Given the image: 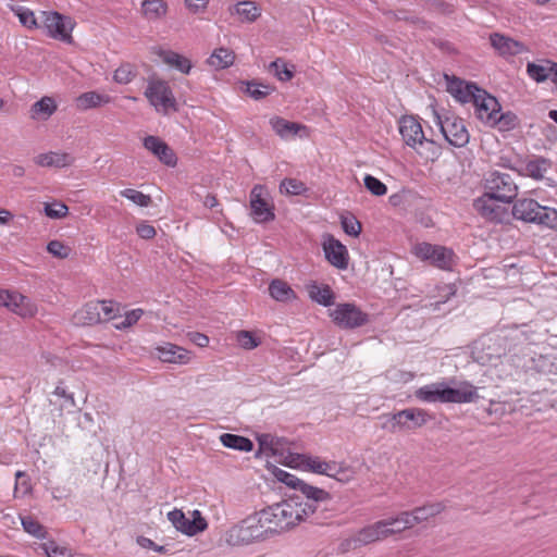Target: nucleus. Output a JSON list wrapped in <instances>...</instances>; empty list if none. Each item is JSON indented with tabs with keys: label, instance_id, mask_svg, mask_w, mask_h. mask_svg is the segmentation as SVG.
Listing matches in <instances>:
<instances>
[{
	"label": "nucleus",
	"instance_id": "obj_1",
	"mask_svg": "<svg viewBox=\"0 0 557 557\" xmlns=\"http://www.w3.org/2000/svg\"><path fill=\"white\" fill-rule=\"evenodd\" d=\"M517 195L518 186L512 176L508 173L495 171L485 178V193L474 201V207L482 216L491 221L502 222L504 210L491 202L510 203Z\"/></svg>",
	"mask_w": 557,
	"mask_h": 557
},
{
	"label": "nucleus",
	"instance_id": "obj_2",
	"mask_svg": "<svg viewBox=\"0 0 557 557\" xmlns=\"http://www.w3.org/2000/svg\"><path fill=\"white\" fill-rule=\"evenodd\" d=\"M260 511L263 517L262 522L265 523V528H268L271 536L286 531L301 521L295 498H292V496L286 500L276 503Z\"/></svg>",
	"mask_w": 557,
	"mask_h": 557
},
{
	"label": "nucleus",
	"instance_id": "obj_3",
	"mask_svg": "<svg viewBox=\"0 0 557 557\" xmlns=\"http://www.w3.org/2000/svg\"><path fill=\"white\" fill-rule=\"evenodd\" d=\"M261 511L255 512L232 527L226 541L231 545H248L256 541H264L271 536L265 523L262 522Z\"/></svg>",
	"mask_w": 557,
	"mask_h": 557
},
{
	"label": "nucleus",
	"instance_id": "obj_4",
	"mask_svg": "<svg viewBox=\"0 0 557 557\" xmlns=\"http://www.w3.org/2000/svg\"><path fill=\"white\" fill-rule=\"evenodd\" d=\"M385 422L382 429L391 433L409 432L423 426L431 418L429 413L420 408H407L398 412L384 416Z\"/></svg>",
	"mask_w": 557,
	"mask_h": 557
},
{
	"label": "nucleus",
	"instance_id": "obj_5",
	"mask_svg": "<svg viewBox=\"0 0 557 557\" xmlns=\"http://www.w3.org/2000/svg\"><path fill=\"white\" fill-rule=\"evenodd\" d=\"M145 96L158 112L168 114L170 111H178L175 97L165 81L150 79L145 90Z\"/></svg>",
	"mask_w": 557,
	"mask_h": 557
},
{
	"label": "nucleus",
	"instance_id": "obj_6",
	"mask_svg": "<svg viewBox=\"0 0 557 557\" xmlns=\"http://www.w3.org/2000/svg\"><path fill=\"white\" fill-rule=\"evenodd\" d=\"M412 253L442 270H451L454 264V251L444 246L419 243L412 247Z\"/></svg>",
	"mask_w": 557,
	"mask_h": 557
},
{
	"label": "nucleus",
	"instance_id": "obj_7",
	"mask_svg": "<svg viewBox=\"0 0 557 557\" xmlns=\"http://www.w3.org/2000/svg\"><path fill=\"white\" fill-rule=\"evenodd\" d=\"M333 322L342 329H356L369 322V314L361 311L355 304H338L331 312Z\"/></svg>",
	"mask_w": 557,
	"mask_h": 557
},
{
	"label": "nucleus",
	"instance_id": "obj_8",
	"mask_svg": "<svg viewBox=\"0 0 557 557\" xmlns=\"http://www.w3.org/2000/svg\"><path fill=\"white\" fill-rule=\"evenodd\" d=\"M44 25L50 37L61 40L66 44H72V30L75 26V22L70 17L59 12H42Z\"/></svg>",
	"mask_w": 557,
	"mask_h": 557
},
{
	"label": "nucleus",
	"instance_id": "obj_9",
	"mask_svg": "<svg viewBox=\"0 0 557 557\" xmlns=\"http://www.w3.org/2000/svg\"><path fill=\"white\" fill-rule=\"evenodd\" d=\"M436 117L443 136L451 146L460 148L469 143L470 135L462 119L455 115L442 119L438 114Z\"/></svg>",
	"mask_w": 557,
	"mask_h": 557
},
{
	"label": "nucleus",
	"instance_id": "obj_10",
	"mask_svg": "<svg viewBox=\"0 0 557 557\" xmlns=\"http://www.w3.org/2000/svg\"><path fill=\"white\" fill-rule=\"evenodd\" d=\"M399 133L405 144L413 149L424 143L433 144V140L425 137L419 120L412 115H405L399 120Z\"/></svg>",
	"mask_w": 557,
	"mask_h": 557
},
{
	"label": "nucleus",
	"instance_id": "obj_11",
	"mask_svg": "<svg viewBox=\"0 0 557 557\" xmlns=\"http://www.w3.org/2000/svg\"><path fill=\"white\" fill-rule=\"evenodd\" d=\"M325 259L336 269L346 270L349 264V255L346 246L333 235L325 236L322 244Z\"/></svg>",
	"mask_w": 557,
	"mask_h": 557
},
{
	"label": "nucleus",
	"instance_id": "obj_12",
	"mask_svg": "<svg viewBox=\"0 0 557 557\" xmlns=\"http://www.w3.org/2000/svg\"><path fill=\"white\" fill-rule=\"evenodd\" d=\"M263 187L256 185L250 191L251 215L258 223H267L275 219L274 208L262 197Z\"/></svg>",
	"mask_w": 557,
	"mask_h": 557
},
{
	"label": "nucleus",
	"instance_id": "obj_13",
	"mask_svg": "<svg viewBox=\"0 0 557 557\" xmlns=\"http://www.w3.org/2000/svg\"><path fill=\"white\" fill-rule=\"evenodd\" d=\"M504 341L508 350H512L518 346L530 345L535 343V331L531 324L512 325L507 327Z\"/></svg>",
	"mask_w": 557,
	"mask_h": 557
},
{
	"label": "nucleus",
	"instance_id": "obj_14",
	"mask_svg": "<svg viewBox=\"0 0 557 557\" xmlns=\"http://www.w3.org/2000/svg\"><path fill=\"white\" fill-rule=\"evenodd\" d=\"M393 534V529L388 528V522L384 519L360 529L355 535L359 547H362Z\"/></svg>",
	"mask_w": 557,
	"mask_h": 557
},
{
	"label": "nucleus",
	"instance_id": "obj_15",
	"mask_svg": "<svg viewBox=\"0 0 557 557\" xmlns=\"http://www.w3.org/2000/svg\"><path fill=\"white\" fill-rule=\"evenodd\" d=\"M144 147L168 166H175L177 157L174 150L161 138L149 135L144 138Z\"/></svg>",
	"mask_w": 557,
	"mask_h": 557
},
{
	"label": "nucleus",
	"instance_id": "obj_16",
	"mask_svg": "<svg viewBox=\"0 0 557 557\" xmlns=\"http://www.w3.org/2000/svg\"><path fill=\"white\" fill-rule=\"evenodd\" d=\"M473 104L478 117L486 123H491L500 112V104L497 99L488 95L484 89H482L480 94H476Z\"/></svg>",
	"mask_w": 557,
	"mask_h": 557
},
{
	"label": "nucleus",
	"instance_id": "obj_17",
	"mask_svg": "<svg viewBox=\"0 0 557 557\" xmlns=\"http://www.w3.org/2000/svg\"><path fill=\"white\" fill-rule=\"evenodd\" d=\"M295 504L297 505V511L300 513V520H305L309 516L317 515L318 519H327L332 517L329 515V503L331 500H302L300 495H294Z\"/></svg>",
	"mask_w": 557,
	"mask_h": 557
},
{
	"label": "nucleus",
	"instance_id": "obj_18",
	"mask_svg": "<svg viewBox=\"0 0 557 557\" xmlns=\"http://www.w3.org/2000/svg\"><path fill=\"white\" fill-rule=\"evenodd\" d=\"M491 46L502 55H517L527 50L523 42L515 40L499 33L490 35Z\"/></svg>",
	"mask_w": 557,
	"mask_h": 557
},
{
	"label": "nucleus",
	"instance_id": "obj_19",
	"mask_svg": "<svg viewBox=\"0 0 557 557\" xmlns=\"http://www.w3.org/2000/svg\"><path fill=\"white\" fill-rule=\"evenodd\" d=\"M476 398H479L476 387L469 382H461L458 387L445 385V403H472Z\"/></svg>",
	"mask_w": 557,
	"mask_h": 557
},
{
	"label": "nucleus",
	"instance_id": "obj_20",
	"mask_svg": "<svg viewBox=\"0 0 557 557\" xmlns=\"http://www.w3.org/2000/svg\"><path fill=\"white\" fill-rule=\"evenodd\" d=\"M156 350L162 362L186 364L190 360V351L171 343L158 346Z\"/></svg>",
	"mask_w": 557,
	"mask_h": 557
},
{
	"label": "nucleus",
	"instance_id": "obj_21",
	"mask_svg": "<svg viewBox=\"0 0 557 557\" xmlns=\"http://www.w3.org/2000/svg\"><path fill=\"white\" fill-rule=\"evenodd\" d=\"M541 210V205L534 199H519L512 207V215L517 220L528 223H536L537 211Z\"/></svg>",
	"mask_w": 557,
	"mask_h": 557
},
{
	"label": "nucleus",
	"instance_id": "obj_22",
	"mask_svg": "<svg viewBox=\"0 0 557 557\" xmlns=\"http://www.w3.org/2000/svg\"><path fill=\"white\" fill-rule=\"evenodd\" d=\"M168 519L177 531L185 535L194 536L200 533V527L197 525V521H191L181 509L170 511ZM199 522L200 520H198V523Z\"/></svg>",
	"mask_w": 557,
	"mask_h": 557
},
{
	"label": "nucleus",
	"instance_id": "obj_23",
	"mask_svg": "<svg viewBox=\"0 0 557 557\" xmlns=\"http://www.w3.org/2000/svg\"><path fill=\"white\" fill-rule=\"evenodd\" d=\"M101 305L97 301L86 304L81 310L73 315L76 325H95L101 323Z\"/></svg>",
	"mask_w": 557,
	"mask_h": 557
},
{
	"label": "nucleus",
	"instance_id": "obj_24",
	"mask_svg": "<svg viewBox=\"0 0 557 557\" xmlns=\"http://www.w3.org/2000/svg\"><path fill=\"white\" fill-rule=\"evenodd\" d=\"M27 298L17 293H9L8 290H0V306L7 307L13 312L20 315H32L33 311L29 309H24V302Z\"/></svg>",
	"mask_w": 557,
	"mask_h": 557
},
{
	"label": "nucleus",
	"instance_id": "obj_25",
	"mask_svg": "<svg viewBox=\"0 0 557 557\" xmlns=\"http://www.w3.org/2000/svg\"><path fill=\"white\" fill-rule=\"evenodd\" d=\"M307 289L309 293V297L324 306L330 307L334 304L335 295L332 288L326 284H318L317 282H311L307 285Z\"/></svg>",
	"mask_w": 557,
	"mask_h": 557
},
{
	"label": "nucleus",
	"instance_id": "obj_26",
	"mask_svg": "<svg viewBox=\"0 0 557 557\" xmlns=\"http://www.w3.org/2000/svg\"><path fill=\"white\" fill-rule=\"evenodd\" d=\"M270 124L274 132L282 138L296 136L300 131L307 129L302 124L289 122L283 117L275 116L270 120Z\"/></svg>",
	"mask_w": 557,
	"mask_h": 557
},
{
	"label": "nucleus",
	"instance_id": "obj_27",
	"mask_svg": "<svg viewBox=\"0 0 557 557\" xmlns=\"http://www.w3.org/2000/svg\"><path fill=\"white\" fill-rule=\"evenodd\" d=\"M416 397L426 403H445V384L433 383L416 391Z\"/></svg>",
	"mask_w": 557,
	"mask_h": 557
},
{
	"label": "nucleus",
	"instance_id": "obj_28",
	"mask_svg": "<svg viewBox=\"0 0 557 557\" xmlns=\"http://www.w3.org/2000/svg\"><path fill=\"white\" fill-rule=\"evenodd\" d=\"M235 53L228 48H216L208 58L207 63L215 70L227 69L233 65Z\"/></svg>",
	"mask_w": 557,
	"mask_h": 557
},
{
	"label": "nucleus",
	"instance_id": "obj_29",
	"mask_svg": "<svg viewBox=\"0 0 557 557\" xmlns=\"http://www.w3.org/2000/svg\"><path fill=\"white\" fill-rule=\"evenodd\" d=\"M55 110L57 104L53 98L46 96L32 106L30 116L34 120H48Z\"/></svg>",
	"mask_w": 557,
	"mask_h": 557
},
{
	"label": "nucleus",
	"instance_id": "obj_30",
	"mask_svg": "<svg viewBox=\"0 0 557 557\" xmlns=\"http://www.w3.org/2000/svg\"><path fill=\"white\" fill-rule=\"evenodd\" d=\"M160 57L163 62L172 67H175L184 74H188L191 70V62L186 57L174 51H161Z\"/></svg>",
	"mask_w": 557,
	"mask_h": 557
},
{
	"label": "nucleus",
	"instance_id": "obj_31",
	"mask_svg": "<svg viewBox=\"0 0 557 557\" xmlns=\"http://www.w3.org/2000/svg\"><path fill=\"white\" fill-rule=\"evenodd\" d=\"M221 443L227 447L240 451H250L253 448V443L245 436L224 433L220 436Z\"/></svg>",
	"mask_w": 557,
	"mask_h": 557
},
{
	"label": "nucleus",
	"instance_id": "obj_32",
	"mask_svg": "<svg viewBox=\"0 0 557 557\" xmlns=\"http://www.w3.org/2000/svg\"><path fill=\"white\" fill-rule=\"evenodd\" d=\"M73 158L69 153L48 152L37 157V164L40 166L63 168L72 163Z\"/></svg>",
	"mask_w": 557,
	"mask_h": 557
},
{
	"label": "nucleus",
	"instance_id": "obj_33",
	"mask_svg": "<svg viewBox=\"0 0 557 557\" xmlns=\"http://www.w3.org/2000/svg\"><path fill=\"white\" fill-rule=\"evenodd\" d=\"M141 9L147 20L154 21L166 14L168 4L163 0H144Z\"/></svg>",
	"mask_w": 557,
	"mask_h": 557
},
{
	"label": "nucleus",
	"instance_id": "obj_34",
	"mask_svg": "<svg viewBox=\"0 0 557 557\" xmlns=\"http://www.w3.org/2000/svg\"><path fill=\"white\" fill-rule=\"evenodd\" d=\"M111 100L110 96L101 95L96 91H87L77 97V107L82 110H88L96 108L102 103H109Z\"/></svg>",
	"mask_w": 557,
	"mask_h": 557
},
{
	"label": "nucleus",
	"instance_id": "obj_35",
	"mask_svg": "<svg viewBox=\"0 0 557 557\" xmlns=\"http://www.w3.org/2000/svg\"><path fill=\"white\" fill-rule=\"evenodd\" d=\"M386 522H388L389 525L394 524H401L399 528H392L394 531V534L400 533L405 531L406 529L413 528L416 524H419L418 519L416 518L414 510L411 511H403L395 518L385 519Z\"/></svg>",
	"mask_w": 557,
	"mask_h": 557
},
{
	"label": "nucleus",
	"instance_id": "obj_36",
	"mask_svg": "<svg viewBox=\"0 0 557 557\" xmlns=\"http://www.w3.org/2000/svg\"><path fill=\"white\" fill-rule=\"evenodd\" d=\"M269 293L271 297L277 301H287L292 298H295V293L289 287V285L278 278H275L271 282L269 286Z\"/></svg>",
	"mask_w": 557,
	"mask_h": 557
},
{
	"label": "nucleus",
	"instance_id": "obj_37",
	"mask_svg": "<svg viewBox=\"0 0 557 557\" xmlns=\"http://www.w3.org/2000/svg\"><path fill=\"white\" fill-rule=\"evenodd\" d=\"M297 491L301 494L305 500H332V495L320 487L308 484L302 481Z\"/></svg>",
	"mask_w": 557,
	"mask_h": 557
},
{
	"label": "nucleus",
	"instance_id": "obj_38",
	"mask_svg": "<svg viewBox=\"0 0 557 557\" xmlns=\"http://www.w3.org/2000/svg\"><path fill=\"white\" fill-rule=\"evenodd\" d=\"M242 84L246 85L245 92L255 100H262L275 90L273 86L257 81L242 82Z\"/></svg>",
	"mask_w": 557,
	"mask_h": 557
},
{
	"label": "nucleus",
	"instance_id": "obj_39",
	"mask_svg": "<svg viewBox=\"0 0 557 557\" xmlns=\"http://www.w3.org/2000/svg\"><path fill=\"white\" fill-rule=\"evenodd\" d=\"M235 12L246 22H253L261 15V9L252 1L238 2Z\"/></svg>",
	"mask_w": 557,
	"mask_h": 557
},
{
	"label": "nucleus",
	"instance_id": "obj_40",
	"mask_svg": "<svg viewBox=\"0 0 557 557\" xmlns=\"http://www.w3.org/2000/svg\"><path fill=\"white\" fill-rule=\"evenodd\" d=\"M445 505L443 503H431L425 504L421 507H416L414 515L418 519L419 523L428 521L430 518H433L444 511Z\"/></svg>",
	"mask_w": 557,
	"mask_h": 557
},
{
	"label": "nucleus",
	"instance_id": "obj_41",
	"mask_svg": "<svg viewBox=\"0 0 557 557\" xmlns=\"http://www.w3.org/2000/svg\"><path fill=\"white\" fill-rule=\"evenodd\" d=\"M490 124L497 125L502 132H508L519 125V119L513 112L507 111L505 113H498Z\"/></svg>",
	"mask_w": 557,
	"mask_h": 557
},
{
	"label": "nucleus",
	"instance_id": "obj_42",
	"mask_svg": "<svg viewBox=\"0 0 557 557\" xmlns=\"http://www.w3.org/2000/svg\"><path fill=\"white\" fill-rule=\"evenodd\" d=\"M550 162L545 158H539L527 163L525 170L528 174L540 180L544 177V173L549 169Z\"/></svg>",
	"mask_w": 557,
	"mask_h": 557
},
{
	"label": "nucleus",
	"instance_id": "obj_43",
	"mask_svg": "<svg viewBox=\"0 0 557 557\" xmlns=\"http://www.w3.org/2000/svg\"><path fill=\"white\" fill-rule=\"evenodd\" d=\"M269 70L281 82H288L294 77V70L289 69L282 59L271 62Z\"/></svg>",
	"mask_w": 557,
	"mask_h": 557
},
{
	"label": "nucleus",
	"instance_id": "obj_44",
	"mask_svg": "<svg viewBox=\"0 0 557 557\" xmlns=\"http://www.w3.org/2000/svg\"><path fill=\"white\" fill-rule=\"evenodd\" d=\"M272 474L278 482L284 483L285 485H287L288 487H290L295 491H297V488L304 481V480L297 478L296 475H294L283 469H280L275 466H273Z\"/></svg>",
	"mask_w": 557,
	"mask_h": 557
},
{
	"label": "nucleus",
	"instance_id": "obj_45",
	"mask_svg": "<svg viewBox=\"0 0 557 557\" xmlns=\"http://www.w3.org/2000/svg\"><path fill=\"white\" fill-rule=\"evenodd\" d=\"M22 525L25 532L37 539H45L47 536V531L45 530V527L40 524L37 520H35L33 517H23Z\"/></svg>",
	"mask_w": 557,
	"mask_h": 557
},
{
	"label": "nucleus",
	"instance_id": "obj_46",
	"mask_svg": "<svg viewBox=\"0 0 557 557\" xmlns=\"http://www.w3.org/2000/svg\"><path fill=\"white\" fill-rule=\"evenodd\" d=\"M536 223L545 225L550 228L557 230V210L548 207L541 206V210L537 211Z\"/></svg>",
	"mask_w": 557,
	"mask_h": 557
},
{
	"label": "nucleus",
	"instance_id": "obj_47",
	"mask_svg": "<svg viewBox=\"0 0 557 557\" xmlns=\"http://www.w3.org/2000/svg\"><path fill=\"white\" fill-rule=\"evenodd\" d=\"M281 193H286L287 195H302L307 191V187L305 183L297 178H284L280 184Z\"/></svg>",
	"mask_w": 557,
	"mask_h": 557
},
{
	"label": "nucleus",
	"instance_id": "obj_48",
	"mask_svg": "<svg viewBox=\"0 0 557 557\" xmlns=\"http://www.w3.org/2000/svg\"><path fill=\"white\" fill-rule=\"evenodd\" d=\"M101 305V323L111 321L120 315V306L112 300H97Z\"/></svg>",
	"mask_w": 557,
	"mask_h": 557
},
{
	"label": "nucleus",
	"instance_id": "obj_49",
	"mask_svg": "<svg viewBox=\"0 0 557 557\" xmlns=\"http://www.w3.org/2000/svg\"><path fill=\"white\" fill-rule=\"evenodd\" d=\"M341 224L344 232L352 237H358L361 233V223L356 219L355 215H342Z\"/></svg>",
	"mask_w": 557,
	"mask_h": 557
},
{
	"label": "nucleus",
	"instance_id": "obj_50",
	"mask_svg": "<svg viewBox=\"0 0 557 557\" xmlns=\"http://www.w3.org/2000/svg\"><path fill=\"white\" fill-rule=\"evenodd\" d=\"M527 73L536 83H543L549 77L548 76V64L541 65V64H536L533 62H529L527 64Z\"/></svg>",
	"mask_w": 557,
	"mask_h": 557
},
{
	"label": "nucleus",
	"instance_id": "obj_51",
	"mask_svg": "<svg viewBox=\"0 0 557 557\" xmlns=\"http://www.w3.org/2000/svg\"><path fill=\"white\" fill-rule=\"evenodd\" d=\"M302 466L313 473L324 474L329 467L327 461H322L318 457L302 456Z\"/></svg>",
	"mask_w": 557,
	"mask_h": 557
},
{
	"label": "nucleus",
	"instance_id": "obj_52",
	"mask_svg": "<svg viewBox=\"0 0 557 557\" xmlns=\"http://www.w3.org/2000/svg\"><path fill=\"white\" fill-rule=\"evenodd\" d=\"M136 76L134 66L129 63L119 66L113 75V78L119 84H128Z\"/></svg>",
	"mask_w": 557,
	"mask_h": 557
},
{
	"label": "nucleus",
	"instance_id": "obj_53",
	"mask_svg": "<svg viewBox=\"0 0 557 557\" xmlns=\"http://www.w3.org/2000/svg\"><path fill=\"white\" fill-rule=\"evenodd\" d=\"M121 196L127 198L134 203L140 207H148L151 203V197L149 195H145L141 191L136 189L126 188L121 191Z\"/></svg>",
	"mask_w": 557,
	"mask_h": 557
},
{
	"label": "nucleus",
	"instance_id": "obj_54",
	"mask_svg": "<svg viewBox=\"0 0 557 557\" xmlns=\"http://www.w3.org/2000/svg\"><path fill=\"white\" fill-rule=\"evenodd\" d=\"M45 214L50 219H62L67 215L69 208L61 201L45 205Z\"/></svg>",
	"mask_w": 557,
	"mask_h": 557
},
{
	"label": "nucleus",
	"instance_id": "obj_55",
	"mask_svg": "<svg viewBox=\"0 0 557 557\" xmlns=\"http://www.w3.org/2000/svg\"><path fill=\"white\" fill-rule=\"evenodd\" d=\"M481 91L482 89L478 87L476 84L466 83L461 89V94L457 95L455 98L462 103H473L476 98V94H480Z\"/></svg>",
	"mask_w": 557,
	"mask_h": 557
},
{
	"label": "nucleus",
	"instance_id": "obj_56",
	"mask_svg": "<svg viewBox=\"0 0 557 557\" xmlns=\"http://www.w3.org/2000/svg\"><path fill=\"white\" fill-rule=\"evenodd\" d=\"M363 182L366 188L374 196H383L387 193L386 185L370 174L364 176Z\"/></svg>",
	"mask_w": 557,
	"mask_h": 557
},
{
	"label": "nucleus",
	"instance_id": "obj_57",
	"mask_svg": "<svg viewBox=\"0 0 557 557\" xmlns=\"http://www.w3.org/2000/svg\"><path fill=\"white\" fill-rule=\"evenodd\" d=\"M41 547L48 557H73L69 548L59 546L54 541L44 543Z\"/></svg>",
	"mask_w": 557,
	"mask_h": 557
},
{
	"label": "nucleus",
	"instance_id": "obj_58",
	"mask_svg": "<svg viewBox=\"0 0 557 557\" xmlns=\"http://www.w3.org/2000/svg\"><path fill=\"white\" fill-rule=\"evenodd\" d=\"M238 345L244 349H253L260 345V339L249 331H239L236 335Z\"/></svg>",
	"mask_w": 557,
	"mask_h": 557
},
{
	"label": "nucleus",
	"instance_id": "obj_59",
	"mask_svg": "<svg viewBox=\"0 0 557 557\" xmlns=\"http://www.w3.org/2000/svg\"><path fill=\"white\" fill-rule=\"evenodd\" d=\"M47 250L55 258L65 259L70 256L72 249L60 240H50Z\"/></svg>",
	"mask_w": 557,
	"mask_h": 557
},
{
	"label": "nucleus",
	"instance_id": "obj_60",
	"mask_svg": "<svg viewBox=\"0 0 557 557\" xmlns=\"http://www.w3.org/2000/svg\"><path fill=\"white\" fill-rule=\"evenodd\" d=\"M14 12L23 26L27 28H36L38 26L34 12L29 9L18 7Z\"/></svg>",
	"mask_w": 557,
	"mask_h": 557
},
{
	"label": "nucleus",
	"instance_id": "obj_61",
	"mask_svg": "<svg viewBox=\"0 0 557 557\" xmlns=\"http://www.w3.org/2000/svg\"><path fill=\"white\" fill-rule=\"evenodd\" d=\"M144 311L141 309H134L128 312H126L124 320L116 324V329H126L132 326L133 324L137 323V321L141 318Z\"/></svg>",
	"mask_w": 557,
	"mask_h": 557
},
{
	"label": "nucleus",
	"instance_id": "obj_62",
	"mask_svg": "<svg viewBox=\"0 0 557 557\" xmlns=\"http://www.w3.org/2000/svg\"><path fill=\"white\" fill-rule=\"evenodd\" d=\"M137 543L143 548L153 549V550H156L158 553H162V554H168L169 550H170L168 546L158 545L152 540H150L148 537H145V536H138L137 537Z\"/></svg>",
	"mask_w": 557,
	"mask_h": 557
},
{
	"label": "nucleus",
	"instance_id": "obj_63",
	"mask_svg": "<svg viewBox=\"0 0 557 557\" xmlns=\"http://www.w3.org/2000/svg\"><path fill=\"white\" fill-rule=\"evenodd\" d=\"M360 548L356 539V535H352L351 537L343 540L337 547V552L339 554H346L350 550Z\"/></svg>",
	"mask_w": 557,
	"mask_h": 557
},
{
	"label": "nucleus",
	"instance_id": "obj_64",
	"mask_svg": "<svg viewBox=\"0 0 557 557\" xmlns=\"http://www.w3.org/2000/svg\"><path fill=\"white\" fill-rule=\"evenodd\" d=\"M445 77L448 81L447 91L449 94H451V96H454V97H456L457 95H460L461 89H462L463 85L466 84V82L458 77H455V76L451 79H449V77L447 75Z\"/></svg>",
	"mask_w": 557,
	"mask_h": 557
}]
</instances>
